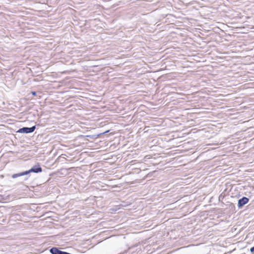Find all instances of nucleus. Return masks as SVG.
Masks as SVG:
<instances>
[{
  "label": "nucleus",
  "mask_w": 254,
  "mask_h": 254,
  "mask_svg": "<svg viewBox=\"0 0 254 254\" xmlns=\"http://www.w3.org/2000/svg\"><path fill=\"white\" fill-rule=\"evenodd\" d=\"M40 126L39 125H37L35 126H33L31 127H24L19 128L17 130V131H16V132L21 133H26V134L30 133L35 131V129L36 128L37 126Z\"/></svg>",
  "instance_id": "f257e3e1"
},
{
  "label": "nucleus",
  "mask_w": 254,
  "mask_h": 254,
  "mask_svg": "<svg viewBox=\"0 0 254 254\" xmlns=\"http://www.w3.org/2000/svg\"><path fill=\"white\" fill-rule=\"evenodd\" d=\"M28 175L31 173H39L42 172V168L39 163H37L32 166L29 170H27Z\"/></svg>",
  "instance_id": "f03ea898"
},
{
  "label": "nucleus",
  "mask_w": 254,
  "mask_h": 254,
  "mask_svg": "<svg viewBox=\"0 0 254 254\" xmlns=\"http://www.w3.org/2000/svg\"><path fill=\"white\" fill-rule=\"evenodd\" d=\"M25 176L24 178V180L27 181L29 178V176H28L27 170L21 172H19L18 173L13 174L11 175V178L12 179H16L18 177Z\"/></svg>",
  "instance_id": "7ed1b4c3"
},
{
  "label": "nucleus",
  "mask_w": 254,
  "mask_h": 254,
  "mask_svg": "<svg viewBox=\"0 0 254 254\" xmlns=\"http://www.w3.org/2000/svg\"><path fill=\"white\" fill-rule=\"evenodd\" d=\"M249 198L246 196H243L238 201V207L239 208H242L245 204L249 201Z\"/></svg>",
  "instance_id": "20e7f679"
},
{
  "label": "nucleus",
  "mask_w": 254,
  "mask_h": 254,
  "mask_svg": "<svg viewBox=\"0 0 254 254\" xmlns=\"http://www.w3.org/2000/svg\"><path fill=\"white\" fill-rule=\"evenodd\" d=\"M63 81L64 80H61L59 82H58L56 80L51 81V83L49 84V88L59 89L63 85Z\"/></svg>",
  "instance_id": "39448f33"
},
{
  "label": "nucleus",
  "mask_w": 254,
  "mask_h": 254,
  "mask_svg": "<svg viewBox=\"0 0 254 254\" xmlns=\"http://www.w3.org/2000/svg\"><path fill=\"white\" fill-rule=\"evenodd\" d=\"M131 86L134 88V91H141L140 89L143 87V83L139 82H132L131 83Z\"/></svg>",
  "instance_id": "423d86ee"
},
{
  "label": "nucleus",
  "mask_w": 254,
  "mask_h": 254,
  "mask_svg": "<svg viewBox=\"0 0 254 254\" xmlns=\"http://www.w3.org/2000/svg\"><path fill=\"white\" fill-rule=\"evenodd\" d=\"M254 85L253 83H249L245 85V88H252L253 86Z\"/></svg>",
  "instance_id": "0eeeda50"
},
{
  "label": "nucleus",
  "mask_w": 254,
  "mask_h": 254,
  "mask_svg": "<svg viewBox=\"0 0 254 254\" xmlns=\"http://www.w3.org/2000/svg\"><path fill=\"white\" fill-rule=\"evenodd\" d=\"M31 93L33 96H37V92L36 91H31Z\"/></svg>",
  "instance_id": "6e6552de"
},
{
  "label": "nucleus",
  "mask_w": 254,
  "mask_h": 254,
  "mask_svg": "<svg viewBox=\"0 0 254 254\" xmlns=\"http://www.w3.org/2000/svg\"><path fill=\"white\" fill-rule=\"evenodd\" d=\"M250 252L252 253H254V246L253 247H252V248H251Z\"/></svg>",
  "instance_id": "1a4fd4ad"
},
{
  "label": "nucleus",
  "mask_w": 254,
  "mask_h": 254,
  "mask_svg": "<svg viewBox=\"0 0 254 254\" xmlns=\"http://www.w3.org/2000/svg\"><path fill=\"white\" fill-rule=\"evenodd\" d=\"M120 206H123V205H117V206H116V207H118V209H119V208H120Z\"/></svg>",
  "instance_id": "9d476101"
},
{
  "label": "nucleus",
  "mask_w": 254,
  "mask_h": 254,
  "mask_svg": "<svg viewBox=\"0 0 254 254\" xmlns=\"http://www.w3.org/2000/svg\"><path fill=\"white\" fill-rule=\"evenodd\" d=\"M109 131V130H107V131H105L104 133H106V132H108Z\"/></svg>",
  "instance_id": "9b49d317"
},
{
  "label": "nucleus",
  "mask_w": 254,
  "mask_h": 254,
  "mask_svg": "<svg viewBox=\"0 0 254 254\" xmlns=\"http://www.w3.org/2000/svg\"><path fill=\"white\" fill-rule=\"evenodd\" d=\"M26 84V82H22V84Z\"/></svg>",
  "instance_id": "f8f14e48"
}]
</instances>
